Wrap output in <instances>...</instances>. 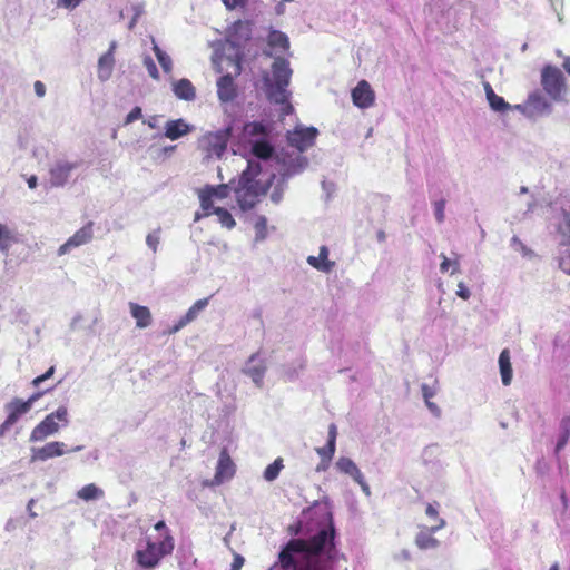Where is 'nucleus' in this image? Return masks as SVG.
I'll return each instance as SVG.
<instances>
[{
  "label": "nucleus",
  "instance_id": "obj_1",
  "mask_svg": "<svg viewBox=\"0 0 570 570\" xmlns=\"http://www.w3.org/2000/svg\"><path fill=\"white\" fill-rule=\"evenodd\" d=\"M335 529L331 523L309 540L292 539L278 554L284 570H332L336 556Z\"/></svg>",
  "mask_w": 570,
  "mask_h": 570
},
{
  "label": "nucleus",
  "instance_id": "obj_2",
  "mask_svg": "<svg viewBox=\"0 0 570 570\" xmlns=\"http://www.w3.org/2000/svg\"><path fill=\"white\" fill-rule=\"evenodd\" d=\"M291 77L289 62L284 58H275L272 72L263 75V90L271 102L279 106L282 116L293 111V106L289 102L291 92L287 90Z\"/></svg>",
  "mask_w": 570,
  "mask_h": 570
},
{
  "label": "nucleus",
  "instance_id": "obj_3",
  "mask_svg": "<svg viewBox=\"0 0 570 570\" xmlns=\"http://www.w3.org/2000/svg\"><path fill=\"white\" fill-rule=\"evenodd\" d=\"M261 171L259 163L249 159L247 168L242 173L238 184L234 188L236 202L243 212L254 208L259 202V197L267 193L275 177L273 174L266 181H262L257 178Z\"/></svg>",
  "mask_w": 570,
  "mask_h": 570
},
{
  "label": "nucleus",
  "instance_id": "obj_4",
  "mask_svg": "<svg viewBox=\"0 0 570 570\" xmlns=\"http://www.w3.org/2000/svg\"><path fill=\"white\" fill-rule=\"evenodd\" d=\"M219 63L226 62L232 71L217 80V95L220 101L228 102L236 97V87L233 75L240 73V42L234 36H229L223 45V55L218 57Z\"/></svg>",
  "mask_w": 570,
  "mask_h": 570
},
{
  "label": "nucleus",
  "instance_id": "obj_5",
  "mask_svg": "<svg viewBox=\"0 0 570 570\" xmlns=\"http://www.w3.org/2000/svg\"><path fill=\"white\" fill-rule=\"evenodd\" d=\"M174 547V538L167 532L159 543L148 541L144 550L136 551L135 558L139 566L151 569L159 563L163 557L170 554Z\"/></svg>",
  "mask_w": 570,
  "mask_h": 570
},
{
  "label": "nucleus",
  "instance_id": "obj_6",
  "mask_svg": "<svg viewBox=\"0 0 570 570\" xmlns=\"http://www.w3.org/2000/svg\"><path fill=\"white\" fill-rule=\"evenodd\" d=\"M69 424L68 409L65 405L59 406L55 412L48 414L31 432L30 441L39 442L48 436L55 435L60 430V424Z\"/></svg>",
  "mask_w": 570,
  "mask_h": 570
},
{
  "label": "nucleus",
  "instance_id": "obj_7",
  "mask_svg": "<svg viewBox=\"0 0 570 570\" xmlns=\"http://www.w3.org/2000/svg\"><path fill=\"white\" fill-rule=\"evenodd\" d=\"M275 159L279 165L278 171L283 180L302 173L308 165L305 156L295 151H285L276 154Z\"/></svg>",
  "mask_w": 570,
  "mask_h": 570
},
{
  "label": "nucleus",
  "instance_id": "obj_8",
  "mask_svg": "<svg viewBox=\"0 0 570 570\" xmlns=\"http://www.w3.org/2000/svg\"><path fill=\"white\" fill-rule=\"evenodd\" d=\"M245 132L249 136H259L250 141V150L256 158L267 160L273 157L274 148L265 138L266 127L264 125L259 122L248 124L245 127Z\"/></svg>",
  "mask_w": 570,
  "mask_h": 570
},
{
  "label": "nucleus",
  "instance_id": "obj_9",
  "mask_svg": "<svg viewBox=\"0 0 570 570\" xmlns=\"http://www.w3.org/2000/svg\"><path fill=\"white\" fill-rule=\"evenodd\" d=\"M318 130L315 127L297 126L293 131H288L287 141L295 153L301 155L315 144Z\"/></svg>",
  "mask_w": 570,
  "mask_h": 570
},
{
  "label": "nucleus",
  "instance_id": "obj_10",
  "mask_svg": "<svg viewBox=\"0 0 570 570\" xmlns=\"http://www.w3.org/2000/svg\"><path fill=\"white\" fill-rule=\"evenodd\" d=\"M541 85L552 99H560L564 89V79L561 70L557 67L547 66L541 73Z\"/></svg>",
  "mask_w": 570,
  "mask_h": 570
},
{
  "label": "nucleus",
  "instance_id": "obj_11",
  "mask_svg": "<svg viewBox=\"0 0 570 570\" xmlns=\"http://www.w3.org/2000/svg\"><path fill=\"white\" fill-rule=\"evenodd\" d=\"M80 166L79 161L57 159L49 169V183L51 187H63L70 178L72 170Z\"/></svg>",
  "mask_w": 570,
  "mask_h": 570
},
{
  "label": "nucleus",
  "instance_id": "obj_12",
  "mask_svg": "<svg viewBox=\"0 0 570 570\" xmlns=\"http://www.w3.org/2000/svg\"><path fill=\"white\" fill-rule=\"evenodd\" d=\"M228 137V130H220L205 135L200 140V144L206 151V157L220 158L227 148Z\"/></svg>",
  "mask_w": 570,
  "mask_h": 570
},
{
  "label": "nucleus",
  "instance_id": "obj_13",
  "mask_svg": "<svg viewBox=\"0 0 570 570\" xmlns=\"http://www.w3.org/2000/svg\"><path fill=\"white\" fill-rule=\"evenodd\" d=\"M525 102L528 107V119L530 120H537L552 112V105L538 90L529 94Z\"/></svg>",
  "mask_w": 570,
  "mask_h": 570
},
{
  "label": "nucleus",
  "instance_id": "obj_14",
  "mask_svg": "<svg viewBox=\"0 0 570 570\" xmlns=\"http://www.w3.org/2000/svg\"><path fill=\"white\" fill-rule=\"evenodd\" d=\"M92 222L77 230L65 244L58 248V255L68 254L72 248L88 244L92 239Z\"/></svg>",
  "mask_w": 570,
  "mask_h": 570
},
{
  "label": "nucleus",
  "instance_id": "obj_15",
  "mask_svg": "<svg viewBox=\"0 0 570 570\" xmlns=\"http://www.w3.org/2000/svg\"><path fill=\"white\" fill-rule=\"evenodd\" d=\"M353 104L361 108L367 109L375 102V92L366 80H361L351 92Z\"/></svg>",
  "mask_w": 570,
  "mask_h": 570
},
{
  "label": "nucleus",
  "instance_id": "obj_16",
  "mask_svg": "<svg viewBox=\"0 0 570 570\" xmlns=\"http://www.w3.org/2000/svg\"><path fill=\"white\" fill-rule=\"evenodd\" d=\"M235 473V464L232 461L229 454L224 449L218 459V463L216 466V473L214 480L210 482V485H219L223 482L233 478Z\"/></svg>",
  "mask_w": 570,
  "mask_h": 570
},
{
  "label": "nucleus",
  "instance_id": "obj_17",
  "mask_svg": "<svg viewBox=\"0 0 570 570\" xmlns=\"http://www.w3.org/2000/svg\"><path fill=\"white\" fill-rule=\"evenodd\" d=\"M65 446L63 442L55 441L47 443L42 448H32L31 461H46L55 456H61L65 453Z\"/></svg>",
  "mask_w": 570,
  "mask_h": 570
},
{
  "label": "nucleus",
  "instance_id": "obj_18",
  "mask_svg": "<svg viewBox=\"0 0 570 570\" xmlns=\"http://www.w3.org/2000/svg\"><path fill=\"white\" fill-rule=\"evenodd\" d=\"M164 136L170 140H177L193 131L194 126L186 122L184 119L169 120L165 124Z\"/></svg>",
  "mask_w": 570,
  "mask_h": 570
},
{
  "label": "nucleus",
  "instance_id": "obj_19",
  "mask_svg": "<svg viewBox=\"0 0 570 570\" xmlns=\"http://www.w3.org/2000/svg\"><path fill=\"white\" fill-rule=\"evenodd\" d=\"M209 298H202L194 303L187 313L173 326L170 333H177L190 322L195 321L198 314L208 305Z\"/></svg>",
  "mask_w": 570,
  "mask_h": 570
},
{
  "label": "nucleus",
  "instance_id": "obj_20",
  "mask_svg": "<svg viewBox=\"0 0 570 570\" xmlns=\"http://www.w3.org/2000/svg\"><path fill=\"white\" fill-rule=\"evenodd\" d=\"M265 371L266 367L263 364V361L258 358L257 354H253L250 356L244 368V373L248 375L257 386L262 385Z\"/></svg>",
  "mask_w": 570,
  "mask_h": 570
},
{
  "label": "nucleus",
  "instance_id": "obj_21",
  "mask_svg": "<svg viewBox=\"0 0 570 570\" xmlns=\"http://www.w3.org/2000/svg\"><path fill=\"white\" fill-rule=\"evenodd\" d=\"M267 43L271 51H266L268 56L273 53L286 51L289 48L288 37L278 30H271L267 36Z\"/></svg>",
  "mask_w": 570,
  "mask_h": 570
},
{
  "label": "nucleus",
  "instance_id": "obj_22",
  "mask_svg": "<svg viewBox=\"0 0 570 570\" xmlns=\"http://www.w3.org/2000/svg\"><path fill=\"white\" fill-rule=\"evenodd\" d=\"M130 315L136 320L138 328H146L153 322V316L147 306L139 305L134 302L128 303Z\"/></svg>",
  "mask_w": 570,
  "mask_h": 570
},
{
  "label": "nucleus",
  "instance_id": "obj_23",
  "mask_svg": "<svg viewBox=\"0 0 570 570\" xmlns=\"http://www.w3.org/2000/svg\"><path fill=\"white\" fill-rule=\"evenodd\" d=\"M307 263L317 271L328 273L333 269L335 263L328 261V248L321 246L318 256H308Z\"/></svg>",
  "mask_w": 570,
  "mask_h": 570
},
{
  "label": "nucleus",
  "instance_id": "obj_24",
  "mask_svg": "<svg viewBox=\"0 0 570 570\" xmlns=\"http://www.w3.org/2000/svg\"><path fill=\"white\" fill-rule=\"evenodd\" d=\"M115 67V57H111V52H105L98 59L97 77L101 82H105L111 78Z\"/></svg>",
  "mask_w": 570,
  "mask_h": 570
},
{
  "label": "nucleus",
  "instance_id": "obj_25",
  "mask_svg": "<svg viewBox=\"0 0 570 570\" xmlns=\"http://www.w3.org/2000/svg\"><path fill=\"white\" fill-rule=\"evenodd\" d=\"M175 96L181 100L193 101L196 98V89L188 79H180L173 83Z\"/></svg>",
  "mask_w": 570,
  "mask_h": 570
},
{
  "label": "nucleus",
  "instance_id": "obj_26",
  "mask_svg": "<svg viewBox=\"0 0 570 570\" xmlns=\"http://www.w3.org/2000/svg\"><path fill=\"white\" fill-rule=\"evenodd\" d=\"M18 243L17 232L7 224L0 223V252L8 253L10 247Z\"/></svg>",
  "mask_w": 570,
  "mask_h": 570
},
{
  "label": "nucleus",
  "instance_id": "obj_27",
  "mask_svg": "<svg viewBox=\"0 0 570 570\" xmlns=\"http://www.w3.org/2000/svg\"><path fill=\"white\" fill-rule=\"evenodd\" d=\"M500 374L503 385L508 386L512 381V365L510 361V352L503 350L499 356Z\"/></svg>",
  "mask_w": 570,
  "mask_h": 570
},
{
  "label": "nucleus",
  "instance_id": "obj_28",
  "mask_svg": "<svg viewBox=\"0 0 570 570\" xmlns=\"http://www.w3.org/2000/svg\"><path fill=\"white\" fill-rule=\"evenodd\" d=\"M433 533L428 530V527H423L415 537V544L421 550L435 549L440 542L435 539Z\"/></svg>",
  "mask_w": 570,
  "mask_h": 570
},
{
  "label": "nucleus",
  "instance_id": "obj_29",
  "mask_svg": "<svg viewBox=\"0 0 570 570\" xmlns=\"http://www.w3.org/2000/svg\"><path fill=\"white\" fill-rule=\"evenodd\" d=\"M76 495L80 500L89 502V501L100 500L101 498H104L105 492L101 488H99L95 483H89V484L82 487L81 489H79L77 491Z\"/></svg>",
  "mask_w": 570,
  "mask_h": 570
},
{
  "label": "nucleus",
  "instance_id": "obj_30",
  "mask_svg": "<svg viewBox=\"0 0 570 570\" xmlns=\"http://www.w3.org/2000/svg\"><path fill=\"white\" fill-rule=\"evenodd\" d=\"M557 234L560 238V244L570 246V213L566 210L562 212L557 225Z\"/></svg>",
  "mask_w": 570,
  "mask_h": 570
},
{
  "label": "nucleus",
  "instance_id": "obj_31",
  "mask_svg": "<svg viewBox=\"0 0 570 570\" xmlns=\"http://www.w3.org/2000/svg\"><path fill=\"white\" fill-rule=\"evenodd\" d=\"M336 468L340 472L345 473L353 478L355 481L356 479H360L362 475V472L357 468V465L354 463L353 460L350 458L342 456L336 461Z\"/></svg>",
  "mask_w": 570,
  "mask_h": 570
},
{
  "label": "nucleus",
  "instance_id": "obj_32",
  "mask_svg": "<svg viewBox=\"0 0 570 570\" xmlns=\"http://www.w3.org/2000/svg\"><path fill=\"white\" fill-rule=\"evenodd\" d=\"M42 394H43L42 392H38V393L33 394L32 396H30V397H29V400H28V401H26V402H22V401H20V400H16V401H13V402H11V403H9V404L7 405V410H8V411H12L13 413H16V414H18V415L20 416L21 414L27 413V412L31 409L32 404H33V403H35V402H36V401H37V400H38Z\"/></svg>",
  "mask_w": 570,
  "mask_h": 570
},
{
  "label": "nucleus",
  "instance_id": "obj_33",
  "mask_svg": "<svg viewBox=\"0 0 570 570\" xmlns=\"http://www.w3.org/2000/svg\"><path fill=\"white\" fill-rule=\"evenodd\" d=\"M151 42H153V50L155 52V56H156L160 67L163 68L164 72L170 73L173 70L171 58L169 57V55H167L165 51H163L158 47V45L156 43L154 38H151Z\"/></svg>",
  "mask_w": 570,
  "mask_h": 570
},
{
  "label": "nucleus",
  "instance_id": "obj_34",
  "mask_svg": "<svg viewBox=\"0 0 570 570\" xmlns=\"http://www.w3.org/2000/svg\"><path fill=\"white\" fill-rule=\"evenodd\" d=\"M561 435L556 446V453H559L570 440V417H564L560 424Z\"/></svg>",
  "mask_w": 570,
  "mask_h": 570
},
{
  "label": "nucleus",
  "instance_id": "obj_35",
  "mask_svg": "<svg viewBox=\"0 0 570 570\" xmlns=\"http://www.w3.org/2000/svg\"><path fill=\"white\" fill-rule=\"evenodd\" d=\"M284 468L283 460L281 458L276 459L272 464L267 465L264 471V479L267 482H273L279 475V472Z\"/></svg>",
  "mask_w": 570,
  "mask_h": 570
},
{
  "label": "nucleus",
  "instance_id": "obj_36",
  "mask_svg": "<svg viewBox=\"0 0 570 570\" xmlns=\"http://www.w3.org/2000/svg\"><path fill=\"white\" fill-rule=\"evenodd\" d=\"M491 109L498 112H505L512 108V105L508 104L502 97L497 94H491L487 99Z\"/></svg>",
  "mask_w": 570,
  "mask_h": 570
},
{
  "label": "nucleus",
  "instance_id": "obj_37",
  "mask_svg": "<svg viewBox=\"0 0 570 570\" xmlns=\"http://www.w3.org/2000/svg\"><path fill=\"white\" fill-rule=\"evenodd\" d=\"M213 213L218 216V219H219V223L222 224V226H224L228 229H230L235 226V220L227 209L222 208V207H216V208H214Z\"/></svg>",
  "mask_w": 570,
  "mask_h": 570
},
{
  "label": "nucleus",
  "instance_id": "obj_38",
  "mask_svg": "<svg viewBox=\"0 0 570 570\" xmlns=\"http://www.w3.org/2000/svg\"><path fill=\"white\" fill-rule=\"evenodd\" d=\"M255 242H263L267 237V219L265 216H258L254 225Z\"/></svg>",
  "mask_w": 570,
  "mask_h": 570
},
{
  "label": "nucleus",
  "instance_id": "obj_39",
  "mask_svg": "<svg viewBox=\"0 0 570 570\" xmlns=\"http://www.w3.org/2000/svg\"><path fill=\"white\" fill-rule=\"evenodd\" d=\"M205 189L210 194L213 198L224 199L229 195L230 187L228 184H222L218 186L207 185Z\"/></svg>",
  "mask_w": 570,
  "mask_h": 570
},
{
  "label": "nucleus",
  "instance_id": "obj_40",
  "mask_svg": "<svg viewBox=\"0 0 570 570\" xmlns=\"http://www.w3.org/2000/svg\"><path fill=\"white\" fill-rule=\"evenodd\" d=\"M511 247L515 250V252H520L524 257H532L533 256V252L528 248L521 240L518 236H513L511 238Z\"/></svg>",
  "mask_w": 570,
  "mask_h": 570
},
{
  "label": "nucleus",
  "instance_id": "obj_41",
  "mask_svg": "<svg viewBox=\"0 0 570 570\" xmlns=\"http://www.w3.org/2000/svg\"><path fill=\"white\" fill-rule=\"evenodd\" d=\"M285 188H286V180H283V178H282L281 183L275 186L274 190L271 194V200L274 204L281 203V200L283 199Z\"/></svg>",
  "mask_w": 570,
  "mask_h": 570
},
{
  "label": "nucleus",
  "instance_id": "obj_42",
  "mask_svg": "<svg viewBox=\"0 0 570 570\" xmlns=\"http://www.w3.org/2000/svg\"><path fill=\"white\" fill-rule=\"evenodd\" d=\"M198 197L200 200V206L205 212L209 210L213 207V197L210 196V194H208V191L205 188L198 191Z\"/></svg>",
  "mask_w": 570,
  "mask_h": 570
},
{
  "label": "nucleus",
  "instance_id": "obj_43",
  "mask_svg": "<svg viewBox=\"0 0 570 570\" xmlns=\"http://www.w3.org/2000/svg\"><path fill=\"white\" fill-rule=\"evenodd\" d=\"M144 66L146 67V69L148 71V75L153 79L159 80V72H158L157 66H156V63L154 62V60L149 56H146L144 58Z\"/></svg>",
  "mask_w": 570,
  "mask_h": 570
},
{
  "label": "nucleus",
  "instance_id": "obj_44",
  "mask_svg": "<svg viewBox=\"0 0 570 570\" xmlns=\"http://www.w3.org/2000/svg\"><path fill=\"white\" fill-rule=\"evenodd\" d=\"M560 268L568 275H570V248L567 247L560 256L559 261Z\"/></svg>",
  "mask_w": 570,
  "mask_h": 570
},
{
  "label": "nucleus",
  "instance_id": "obj_45",
  "mask_svg": "<svg viewBox=\"0 0 570 570\" xmlns=\"http://www.w3.org/2000/svg\"><path fill=\"white\" fill-rule=\"evenodd\" d=\"M233 30L235 33H240V36L244 38V40H247L249 38V28L248 24L242 21H237L233 26Z\"/></svg>",
  "mask_w": 570,
  "mask_h": 570
},
{
  "label": "nucleus",
  "instance_id": "obj_46",
  "mask_svg": "<svg viewBox=\"0 0 570 570\" xmlns=\"http://www.w3.org/2000/svg\"><path fill=\"white\" fill-rule=\"evenodd\" d=\"M444 210H445V202L444 200H439L434 204L435 218H436L438 223H440V224L443 223V220L445 218Z\"/></svg>",
  "mask_w": 570,
  "mask_h": 570
},
{
  "label": "nucleus",
  "instance_id": "obj_47",
  "mask_svg": "<svg viewBox=\"0 0 570 570\" xmlns=\"http://www.w3.org/2000/svg\"><path fill=\"white\" fill-rule=\"evenodd\" d=\"M146 244L147 246L154 252H157V247L159 244V235L158 232H154L147 235L146 237Z\"/></svg>",
  "mask_w": 570,
  "mask_h": 570
},
{
  "label": "nucleus",
  "instance_id": "obj_48",
  "mask_svg": "<svg viewBox=\"0 0 570 570\" xmlns=\"http://www.w3.org/2000/svg\"><path fill=\"white\" fill-rule=\"evenodd\" d=\"M83 0H57L56 4L59 8H65L68 10H73L77 8Z\"/></svg>",
  "mask_w": 570,
  "mask_h": 570
},
{
  "label": "nucleus",
  "instance_id": "obj_49",
  "mask_svg": "<svg viewBox=\"0 0 570 570\" xmlns=\"http://www.w3.org/2000/svg\"><path fill=\"white\" fill-rule=\"evenodd\" d=\"M336 436H337V430H336V425L335 424H331L328 426V440L327 442L330 443V452L331 451H335V446H336Z\"/></svg>",
  "mask_w": 570,
  "mask_h": 570
},
{
  "label": "nucleus",
  "instance_id": "obj_50",
  "mask_svg": "<svg viewBox=\"0 0 570 570\" xmlns=\"http://www.w3.org/2000/svg\"><path fill=\"white\" fill-rule=\"evenodd\" d=\"M330 449L331 448H330V443L328 442H327L326 446L316 449V451L321 455L323 462L328 463L332 460L335 451H331V452L327 451Z\"/></svg>",
  "mask_w": 570,
  "mask_h": 570
},
{
  "label": "nucleus",
  "instance_id": "obj_51",
  "mask_svg": "<svg viewBox=\"0 0 570 570\" xmlns=\"http://www.w3.org/2000/svg\"><path fill=\"white\" fill-rule=\"evenodd\" d=\"M53 373H55V367L53 366L49 367L45 374L37 376L36 379L32 380V385L35 387H38L42 382L50 379L53 375Z\"/></svg>",
  "mask_w": 570,
  "mask_h": 570
},
{
  "label": "nucleus",
  "instance_id": "obj_52",
  "mask_svg": "<svg viewBox=\"0 0 570 570\" xmlns=\"http://www.w3.org/2000/svg\"><path fill=\"white\" fill-rule=\"evenodd\" d=\"M141 116H142V112H141L140 107L132 108V110L127 115V117L125 119V125L131 124L132 121L141 118Z\"/></svg>",
  "mask_w": 570,
  "mask_h": 570
},
{
  "label": "nucleus",
  "instance_id": "obj_53",
  "mask_svg": "<svg viewBox=\"0 0 570 570\" xmlns=\"http://www.w3.org/2000/svg\"><path fill=\"white\" fill-rule=\"evenodd\" d=\"M456 295L461 297L462 299H469L471 296L470 289L464 285L463 282H460L458 284Z\"/></svg>",
  "mask_w": 570,
  "mask_h": 570
},
{
  "label": "nucleus",
  "instance_id": "obj_54",
  "mask_svg": "<svg viewBox=\"0 0 570 570\" xmlns=\"http://www.w3.org/2000/svg\"><path fill=\"white\" fill-rule=\"evenodd\" d=\"M421 390L424 401L431 400L436 393L435 389L428 384H422Z\"/></svg>",
  "mask_w": 570,
  "mask_h": 570
},
{
  "label": "nucleus",
  "instance_id": "obj_55",
  "mask_svg": "<svg viewBox=\"0 0 570 570\" xmlns=\"http://www.w3.org/2000/svg\"><path fill=\"white\" fill-rule=\"evenodd\" d=\"M225 7L229 10L235 9L237 7H243L246 3V0H222Z\"/></svg>",
  "mask_w": 570,
  "mask_h": 570
},
{
  "label": "nucleus",
  "instance_id": "obj_56",
  "mask_svg": "<svg viewBox=\"0 0 570 570\" xmlns=\"http://www.w3.org/2000/svg\"><path fill=\"white\" fill-rule=\"evenodd\" d=\"M244 561L245 560L240 554L234 553V561L232 563L230 570H239L243 567Z\"/></svg>",
  "mask_w": 570,
  "mask_h": 570
},
{
  "label": "nucleus",
  "instance_id": "obj_57",
  "mask_svg": "<svg viewBox=\"0 0 570 570\" xmlns=\"http://www.w3.org/2000/svg\"><path fill=\"white\" fill-rule=\"evenodd\" d=\"M355 482H357L362 489V491L364 492V494L366 497H370L371 495V489H370V485L366 483V481L364 480V476L363 474L361 475L360 479H356Z\"/></svg>",
  "mask_w": 570,
  "mask_h": 570
},
{
  "label": "nucleus",
  "instance_id": "obj_58",
  "mask_svg": "<svg viewBox=\"0 0 570 570\" xmlns=\"http://www.w3.org/2000/svg\"><path fill=\"white\" fill-rule=\"evenodd\" d=\"M425 404H426L428 409L430 410V412L434 416L438 417V416L441 415V410H440V407L434 402H432L431 400H428V401H425Z\"/></svg>",
  "mask_w": 570,
  "mask_h": 570
},
{
  "label": "nucleus",
  "instance_id": "obj_59",
  "mask_svg": "<svg viewBox=\"0 0 570 570\" xmlns=\"http://www.w3.org/2000/svg\"><path fill=\"white\" fill-rule=\"evenodd\" d=\"M35 94L38 97H43L46 95V86L41 81L35 82Z\"/></svg>",
  "mask_w": 570,
  "mask_h": 570
},
{
  "label": "nucleus",
  "instance_id": "obj_60",
  "mask_svg": "<svg viewBox=\"0 0 570 570\" xmlns=\"http://www.w3.org/2000/svg\"><path fill=\"white\" fill-rule=\"evenodd\" d=\"M510 110H517L528 118V107L525 101L522 104L513 105Z\"/></svg>",
  "mask_w": 570,
  "mask_h": 570
},
{
  "label": "nucleus",
  "instance_id": "obj_61",
  "mask_svg": "<svg viewBox=\"0 0 570 570\" xmlns=\"http://www.w3.org/2000/svg\"><path fill=\"white\" fill-rule=\"evenodd\" d=\"M445 524H446V523H445V520L441 518V519H438V520H436V524H434V525H432V527L428 528V530H429L430 532H432V533H435L436 531H439V530L443 529V528L445 527Z\"/></svg>",
  "mask_w": 570,
  "mask_h": 570
},
{
  "label": "nucleus",
  "instance_id": "obj_62",
  "mask_svg": "<svg viewBox=\"0 0 570 570\" xmlns=\"http://www.w3.org/2000/svg\"><path fill=\"white\" fill-rule=\"evenodd\" d=\"M395 559L407 561L411 559V553L407 549H402L399 553L395 554Z\"/></svg>",
  "mask_w": 570,
  "mask_h": 570
},
{
  "label": "nucleus",
  "instance_id": "obj_63",
  "mask_svg": "<svg viewBox=\"0 0 570 570\" xmlns=\"http://www.w3.org/2000/svg\"><path fill=\"white\" fill-rule=\"evenodd\" d=\"M8 412H9V414L4 422L7 423V425H9L11 428L18 421L19 415L13 413L12 411H8Z\"/></svg>",
  "mask_w": 570,
  "mask_h": 570
},
{
  "label": "nucleus",
  "instance_id": "obj_64",
  "mask_svg": "<svg viewBox=\"0 0 570 570\" xmlns=\"http://www.w3.org/2000/svg\"><path fill=\"white\" fill-rule=\"evenodd\" d=\"M441 257H442V263L440 265V269H441V272L444 273L449 269L450 266H452V262L444 254H441Z\"/></svg>",
  "mask_w": 570,
  "mask_h": 570
}]
</instances>
